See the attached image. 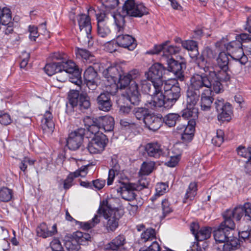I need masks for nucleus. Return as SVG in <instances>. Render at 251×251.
Listing matches in <instances>:
<instances>
[{"mask_svg":"<svg viewBox=\"0 0 251 251\" xmlns=\"http://www.w3.org/2000/svg\"><path fill=\"white\" fill-rule=\"evenodd\" d=\"M97 34L99 37L109 40L111 34L110 23H100L97 25Z\"/></svg>","mask_w":251,"mask_h":251,"instance_id":"obj_32","label":"nucleus"},{"mask_svg":"<svg viewBox=\"0 0 251 251\" xmlns=\"http://www.w3.org/2000/svg\"><path fill=\"white\" fill-rule=\"evenodd\" d=\"M139 75V72L137 70H131L127 74H120L118 78V83L116 84L117 89H123L129 85L123 95L134 105H138L141 100L138 84L135 80Z\"/></svg>","mask_w":251,"mask_h":251,"instance_id":"obj_1","label":"nucleus"},{"mask_svg":"<svg viewBox=\"0 0 251 251\" xmlns=\"http://www.w3.org/2000/svg\"><path fill=\"white\" fill-rule=\"evenodd\" d=\"M69 74L63 71L62 70L58 71L55 74L56 80L58 81L64 82H65L68 78Z\"/></svg>","mask_w":251,"mask_h":251,"instance_id":"obj_60","label":"nucleus"},{"mask_svg":"<svg viewBox=\"0 0 251 251\" xmlns=\"http://www.w3.org/2000/svg\"><path fill=\"white\" fill-rule=\"evenodd\" d=\"M102 75L108 83L105 84L106 86H109L114 91H110V93H115L117 90V86L116 81L118 80V77L120 76V73L116 67L110 66L105 69Z\"/></svg>","mask_w":251,"mask_h":251,"instance_id":"obj_16","label":"nucleus"},{"mask_svg":"<svg viewBox=\"0 0 251 251\" xmlns=\"http://www.w3.org/2000/svg\"><path fill=\"white\" fill-rule=\"evenodd\" d=\"M12 197V190L3 187L0 190V200L2 201L7 202L9 201Z\"/></svg>","mask_w":251,"mask_h":251,"instance_id":"obj_50","label":"nucleus"},{"mask_svg":"<svg viewBox=\"0 0 251 251\" xmlns=\"http://www.w3.org/2000/svg\"><path fill=\"white\" fill-rule=\"evenodd\" d=\"M141 90L143 93L148 94L153 97V100L155 96V82L149 81L144 80L141 82Z\"/></svg>","mask_w":251,"mask_h":251,"instance_id":"obj_33","label":"nucleus"},{"mask_svg":"<svg viewBox=\"0 0 251 251\" xmlns=\"http://www.w3.org/2000/svg\"><path fill=\"white\" fill-rule=\"evenodd\" d=\"M87 170L88 166H83L74 173L69 174L67 178L64 180V189H68L72 186V182L75 177H76L79 176L82 177L85 176L87 173Z\"/></svg>","mask_w":251,"mask_h":251,"instance_id":"obj_25","label":"nucleus"},{"mask_svg":"<svg viewBox=\"0 0 251 251\" xmlns=\"http://www.w3.org/2000/svg\"><path fill=\"white\" fill-rule=\"evenodd\" d=\"M90 97H94L93 93L89 94ZM97 97V101L99 108L104 111H108L112 106V102L110 100V95L107 93H101Z\"/></svg>","mask_w":251,"mask_h":251,"instance_id":"obj_22","label":"nucleus"},{"mask_svg":"<svg viewBox=\"0 0 251 251\" xmlns=\"http://www.w3.org/2000/svg\"><path fill=\"white\" fill-rule=\"evenodd\" d=\"M227 41V40L226 38H223L222 40L215 43L216 48L221 51H225V50H226Z\"/></svg>","mask_w":251,"mask_h":251,"instance_id":"obj_63","label":"nucleus"},{"mask_svg":"<svg viewBox=\"0 0 251 251\" xmlns=\"http://www.w3.org/2000/svg\"><path fill=\"white\" fill-rule=\"evenodd\" d=\"M206 58L202 52V54L197 57L196 61L198 66L200 69L203 70L205 73H209L213 67L210 66V63Z\"/></svg>","mask_w":251,"mask_h":251,"instance_id":"obj_35","label":"nucleus"},{"mask_svg":"<svg viewBox=\"0 0 251 251\" xmlns=\"http://www.w3.org/2000/svg\"><path fill=\"white\" fill-rule=\"evenodd\" d=\"M136 3L134 0H126L122 8L123 16L125 17L126 15L131 16L133 9Z\"/></svg>","mask_w":251,"mask_h":251,"instance_id":"obj_39","label":"nucleus"},{"mask_svg":"<svg viewBox=\"0 0 251 251\" xmlns=\"http://www.w3.org/2000/svg\"><path fill=\"white\" fill-rule=\"evenodd\" d=\"M149 184V181L146 178H141L138 181V183L136 184V187L138 188L137 191H141L144 188H147Z\"/></svg>","mask_w":251,"mask_h":251,"instance_id":"obj_62","label":"nucleus"},{"mask_svg":"<svg viewBox=\"0 0 251 251\" xmlns=\"http://www.w3.org/2000/svg\"><path fill=\"white\" fill-rule=\"evenodd\" d=\"M181 61L175 60L172 57L168 58L165 57V60L162 61H166L168 65V70L169 72L173 73L178 79L182 81L184 80V75H183V69L186 67L184 58L180 56Z\"/></svg>","mask_w":251,"mask_h":251,"instance_id":"obj_12","label":"nucleus"},{"mask_svg":"<svg viewBox=\"0 0 251 251\" xmlns=\"http://www.w3.org/2000/svg\"><path fill=\"white\" fill-rule=\"evenodd\" d=\"M30 57V54L29 53L26 51H23L21 56L22 61L20 63V67L21 68H25L28 64V62Z\"/></svg>","mask_w":251,"mask_h":251,"instance_id":"obj_61","label":"nucleus"},{"mask_svg":"<svg viewBox=\"0 0 251 251\" xmlns=\"http://www.w3.org/2000/svg\"><path fill=\"white\" fill-rule=\"evenodd\" d=\"M139 251H160V247L156 241H154L148 248H142Z\"/></svg>","mask_w":251,"mask_h":251,"instance_id":"obj_64","label":"nucleus"},{"mask_svg":"<svg viewBox=\"0 0 251 251\" xmlns=\"http://www.w3.org/2000/svg\"><path fill=\"white\" fill-rule=\"evenodd\" d=\"M208 81L203 82L200 75L195 74L191 77L186 92V105L189 107H196L200 96L201 91L208 85Z\"/></svg>","mask_w":251,"mask_h":251,"instance_id":"obj_6","label":"nucleus"},{"mask_svg":"<svg viewBox=\"0 0 251 251\" xmlns=\"http://www.w3.org/2000/svg\"><path fill=\"white\" fill-rule=\"evenodd\" d=\"M96 124H100V130L105 132L113 130L114 126V118L111 116H100L96 118Z\"/></svg>","mask_w":251,"mask_h":251,"instance_id":"obj_23","label":"nucleus"},{"mask_svg":"<svg viewBox=\"0 0 251 251\" xmlns=\"http://www.w3.org/2000/svg\"><path fill=\"white\" fill-rule=\"evenodd\" d=\"M217 66L220 69H228L229 59L225 51H221L216 59Z\"/></svg>","mask_w":251,"mask_h":251,"instance_id":"obj_37","label":"nucleus"},{"mask_svg":"<svg viewBox=\"0 0 251 251\" xmlns=\"http://www.w3.org/2000/svg\"><path fill=\"white\" fill-rule=\"evenodd\" d=\"M182 117L187 119H194L196 121L198 116V109L196 107H189L186 105V108L181 112Z\"/></svg>","mask_w":251,"mask_h":251,"instance_id":"obj_36","label":"nucleus"},{"mask_svg":"<svg viewBox=\"0 0 251 251\" xmlns=\"http://www.w3.org/2000/svg\"><path fill=\"white\" fill-rule=\"evenodd\" d=\"M212 233V228L210 227H202L196 234V239L198 241H203L209 238Z\"/></svg>","mask_w":251,"mask_h":251,"instance_id":"obj_41","label":"nucleus"},{"mask_svg":"<svg viewBox=\"0 0 251 251\" xmlns=\"http://www.w3.org/2000/svg\"><path fill=\"white\" fill-rule=\"evenodd\" d=\"M245 214L244 219L246 221L251 222V203L246 202L243 206L239 205L235 207L233 209H228L224 214L223 217L224 221L227 224L230 228H235V225L232 218L235 219L236 221L240 220Z\"/></svg>","mask_w":251,"mask_h":251,"instance_id":"obj_7","label":"nucleus"},{"mask_svg":"<svg viewBox=\"0 0 251 251\" xmlns=\"http://www.w3.org/2000/svg\"><path fill=\"white\" fill-rule=\"evenodd\" d=\"M68 78L70 82L76 85L80 86L82 84L81 74L79 70L69 74Z\"/></svg>","mask_w":251,"mask_h":251,"instance_id":"obj_49","label":"nucleus"},{"mask_svg":"<svg viewBox=\"0 0 251 251\" xmlns=\"http://www.w3.org/2000/svg\"><path fill=\"white\" fill-rule=\"evenodd\" d=\"M145 150L150 157L158 158L163 155L161 145L157 142L148 143L146 145Z\"/></svg>","mask_w":251,"mask_h":251,"instance_id":"obj_24","label":"nucleus"},{"mask_svg":"<svg viewBox=\"0 0 251 251\" xmlns=\"http://www.w3.org/2000/svg\"><path fill=\"white\" fill-rule=\"evenodd\" d=\"M85 126L87 130L94 136L98 133H103L102 131L100 132V124H96V118L91 119L89 117H87L84 120Z\"/></svg>","mask_w":251,"mask_h":251,"instance_id":"obj_28","label":"nucleus"},{"mask_svg":"<svg viewBox=\"0 0 251 251\" xmlns=\"http://www.w3.org/2000/svg\"><path fill=\"white\" fill-rule=\"evenodd\" d=\"M85 134V129L83 128H79L72 132L67 140V145L69 149L71 150L78 149L82 144Z\"/></svg>","mask_w":251,"mask_h":251,"instance_id":"obj_15","label":"nucleus"},{"mask_svg":"<svg viewBox=\"0 0 251 251\" xmlns=\"http://www.w3.org/2000/svg\"><path fill=\"white\" fill-rule=\"evenodd\" d=\"M239 47H242V43L240 41L236 40L233 41L227 44L226 51H228L229 53H231L233 51H235Z\"/></svg>","mask_w":251,"mask_h":251,"instance_id":"obj_55","label":"nucleus"},{"mask_svg":"<svg viewBox=\"0 0 251 251\" xmlns=\"http://www.w3.org/2000/svg\"><path fill=\"white\" fill-rule=\"evenodd\" d=\"M155 165L153 161L144 162L141 166L140 172L144 175H148L153 171Z\"/></svg>","mask_w":251,"mask_h":251,"instance_id":"obj_46","label":"nucleus"},{"mask_svg":"<svg viewBox=\"0 0 251 251\" xmlns=\"http://www.w3.org/2000/svg\"><path fill=\"white\" fill-rule=\"evenodd\" d=\"M60 65L61 66V70L67 74H70L78 70L76 68L75 64L71 60L60 62Z\"/></svg>","mask_w":251,"mask_h":251,"instance_id":"obj_44","label":"nucleus"},{"mask_svg":"<svg viewBox=\"0 0 251 251\" xmlns=\"http://www.w3.org/2000/svg\"><path fill=\"white\" fill-rule=\"evenodd\" d=\"M182 46L188 50L198 51L197 43L193 40L181 41Z\"/></svg>","mask_w":251,"mask_h":251,"instance_id":"obj_52","label":"nucleus"},{"mask_svg":"<svg viewBox=\"0 0 251 251\" xmlns=\"http://www.w3.org/2000/svg\"><path fill=\"white\" fill-rule=\"evenodd\" d=\"M65 247L69 251H78L80 249L79 245L74 238L71 241H67L65 243Z\"/></svg>","mask_w":251,"mask_h":251,"instance_id":"obj_53","label":"nucleus"},{"mask_svg":"<svg viewBox=\"0 0 251 251\" xmlns=\"http://www.w3.org/2000/svg\"><path fill=\"white\" fill-rule=\"evenodd\" d=\"M235 228H230L225 221H223L218 228L213 231V236L215 241L224 244L228 238L232 237V231Z\"/></svg>","mask_w":251,"mask_h":251,"instance_id":"obj_13","label":"nucleus"},{"mask_svg":"<svg viewBox=\"0 0 251 251\" xmlns=\"http://www.w3.org/2000/svg\"><path fill=\"white\" fill-rule=\"evenodd\" d=\"M172 82H174V80H167L163 81L161 79L157 81H155V97H161V95H164V94H165V93L167 92L166 87L168 85H171Z\"/></svg>","mask_w":251,"mask_h":251,"instance_id":"obj_30","label":"nucleus"},{"mask_svg":"<svg viewBox=\"0 0 251 251\" xmlns=\"http://www.w3.org/2000/svg\"><path fill=\"white\" fill-rule=\"evenodd\" d=\"M52 228V230L49 231L46 224L42 223L37 228V234L38 236L42 237L44 238L51 236L57 232L56 225H54Z\"/></svg>","mask_w":251,"mask_h":251,"instance_id":"obj_27","label":"nucleus"},{"mask_svg":"<svg viewBox=\"0 0 251 251\" xmlns=\"http://www.w3.org/2000/svg\"><path fill=\"white\" fill-rule=\"evenodd\" d=\"M201 94V106L203 111H208L210 109L213 99L211 93L214 92L212 88H204Z\"/></svg>","mask_w":251,"mask_h":251,"instance_id":"obj_20","label":"nucleus"},{"mask_svg":"<svg viewBox=\"0 0 251 251\" xmlns=\"http://www.w3.org/2000/svg\"><path fill=\"white\" fill-rule=\"evenodd\" d=\"M108 139L103 133H98L95 135L89 142L87 149L91 154L101 152L105 149Z\"/></svg>","mask_w":251,"mask_h":251,"instance_id":"obj_10","label":"nucleus"},{"mask_svg":"<svg viewBox=\"0 0 251 251\" xmlns=\"http://www.w3.org/2000/svg\"><path fill=\"white\" fill-rule=\"evenodd\" d=\"M235 60L239 62L241 65H244L248 62V57L244 54L242 47H239L235 51L230 55Z\"/></svg>","mask_w":251,"mask_h":251,"instance_id":"obj_34","label":"nucleus"},{"mask_svg":"<svg viewBox=\"0 0 251 251\" xmlns=\"http://www.w3.org/2000/svg\"><path fill=\"white\" fill-rule=\"evenodd\" d=\"M75 53L77 56H80L81 58L87 60L93 58V56L90 52L86 49L76 48L75 49Z\"/></svg>","mask_w":251,"mask_h":251,"instance_id":"obj_51","label":"nucleus"},{"mask_svg":"<svg viewBox=\"0 0 251 251\" xmlns=\"http://www.w3.org/2000/svg\"><path fill=\"white\" fill-rule=\"evenodd\" d=\"M180 119V116L176 113H169L166 115L163 118L165 124L169 127H172L176 125V122Z\"/></svg>","mask_w":251,"mask_h":251,"instance_id":"obj_40","label":"nucleus"},{"mask_svg":"<svg viewBox=\"0 0 251 251\" xmlns=\"http://www.w3.org/2000/svg\"><path fill=\"white\" fill-rule=\"evenodd\" d=\"M131 17H142L149 13L148 9L142 3H136Z\"/></svg>","mask_w":251,"mask_h":251,"instance_id":"obj_38","label":"nucleus"},{"mask_svg":"<svg viewBox=\"0 0 251 251\" xmlns=\"http://www.w3.org/2000/svg\"><path fill=\"white\" fill-rule=\"evenodd\" d=\"M100 216L96 215L91 221L87 222H78L79 225L83 230H87L94 227L100 221Z\"/></svg>","mask_w":251,"mask_h":251,"instance_id":"obj_43","label":"nucleus"},{"mask_svg":"<svg viewBox=\"0 0 251 251\" xmlns=\"http://www.w3.org/2000/svg\"><path fill=\"white\" fill-rule=\"evenodd\" d=\"M162 210L164 217L173 211L172 207L168 200L164 199L162 201Z\"/></svg>","mask_w":251,"mask_h":251,"instance_id":"obj_57","label":"nucleus"},{"mask_svg":"<svg viewBox=\"0 0 251 251\" xmlns=\"http://www.w3.org/2000/svg\"><path fill=\"white\" fill-rule=\"evenodd\" d=\"M95 67L92 66H89L84 73V78L86 85L89 89V94L93 93L94 97L99 94L97 84L98 74Z\"/></svg>","mask_w":251,"mask_h":251,"instance_id":"obj_9","label":"nucleus"},{"mask_svg":"<svg viewBox=\"0 0 251 251\" xmlns=\"http://www.w3.org/2000/svg\"><path fill=\"white\" fill-rule=\"evenodd\" d=\"M215 108L218 113V118L219 120H227L232 114L231 105L228 102L225 103L224 100L218 98L214 102Z\"/></svg>","mask_w":251,"mask_h":251,"instance_id":"obj_17","label":"nucleus"},{"mask_svg":"<svg viewBox=\"0 0 251 251\" xmlns=\"http://www.w3.org/2000/svg\"><path fill=\"white\" fill-rule=\"evenodd\" d=\"M239 245V240L233 236L228 238L226 243L218 247L220 251H231L238 248Z\"/></svg>","mask_w":251,"mask_h":251,"instance_id":"obj_29","label":"nucleus"},{"mask_svg":"<svg viewBox=\"0 0 251 251\" xmlns=\"http://www.w3.org/2000/svg\"><path fill=\"white\" fill-rule=\"evenodd\" d=\"M155 238V230L151 228L147 229L141 235V239L144 242L152 240Z\"/></svg>","mask_w":251,"mask_h":251,"instance_id":"obj_47","label":"nucleus"},{"mask_svg":"<svg viewBox=\"0 0 251 251\" xmlns=\"http://www.w3.org/2000/svg\"><path fill=\"white\" fill-rule=\"evenodd\" d=\"M77 21L81 37L89 42L92 38V25L90 17L84 14H79L78 15Z\"/></svg>","mask_w":251,"mask_h":251,"instance_id":"obj_14","label":"nucleus"},{"mask_svg":"<svg viewBox=\"0 0 251 251\" xmlns=\"http://www.w3.org/2000/svg\"><path fill=\"white\" fill-rule=\"evenodd\" d=\"M197 184L196 182H191L189 186L185 196V199H193L197 194Z\"/></svg>","mask_w":251,"mask_h":251,"instance_id":"obj_48","label":"nucleus"},{"mask_svg":"<svg viewBox=\"0 0 251 251\" xmlns=\"http://www.w3.org/2000/svg\"><path fill=\"white\" fill-rule=\"evenodd\" d=\"M200 77L203 80V82L208 81L206 88H212L213 91L218 94L223 91L221 82L228 81L230 75L228 73V69H220V70L216 71L213 67L208 74L200 75Z\"/></svg>","mask_w":251,"mask_h":251,"instance_id":"obj_5","label":"nucleus"},{"mask_svg":"<svg viewBox=\"0 0 251 251\" xmlns=\"http://www.w3.org/2000/svg\"><path fill=\"white\" fill-rule=\"evenodd\" d=\"M169 41H166L162 44L159 45H154L153 48L147 52V53L150 54H158L162 52L161 59L165 60V57L170 58L173 54L178 53L180 49L179 47L174 46H167Z\"/></svg>","mask_w":251,"mask_h":251,"instance_id":"obj_11","label":"nucleus"},{"mask_svg":"<svg viewBox=\"0 0 251 251\" xmlns=\"http://www.w3.org/2000/svg\"><path fill=\"white\" fill-rule=\"evenodd\" d=\"M196 124V121H194V119H189L187 126L185 127L184 133H191V135H194Z\"/></svg>","mask_w":251,"mask_h":251,"instance_id":"obj_58","label":"nucleus"},{"mask_svg":"<svg viewBox=\"0 0 251 251\" xmlns=\"http://www.w3.org/2000/svg\"><path fill=\"white\" fill-rule=\"evenodd\" d=\"M167 92L161 97H155L154 100H148L146 104L151 109L164 106L166 108L171 107L180 97L181 88L178 83L174 80L171 85L166 87Z\"/></svg>","mask_w":251,"mask_h":251,"instance_id":"obj_2","label":"nucleus"},{"mask_svg":"<svg viewBox=\"0 0 251 251\" xmlns=\"http://www.w3.org/2000/svg\"><path fill=\"white\" fill-rule=\"evenodd\" d=\"M138 188L136 187L135 183H123L122 185L118 189V192H120L122 198L126 201H131L135 199L136 194L135 191H137Z\"/></svg>","mask_w":251,"mask_h":251,"instance_id":"obj_19","label":"nucleus"},{"mask_svg":"<svg viewBox=\"0 0 251 251\" xmlns=\"http://www.w3.org/2000/svg\"><path fill=\"white\" fill-rule=\"evenodd\" d=\"M41 123L43 133L47 136L51 135L54 129V124L52 121V114L50 111L46 112Z\"/></svg>","mask_w":251,"mask_h":251,"instance_id":"obj_21","label":"nucleus"},{"mask_svg":"<svg viewBox=\"0 0 251 251\" xmlns=\"http://www.w3.org/2000/svg\"><path fill=\"white\" fill-rule=\"evenodd\" d=\"M133 113L136 119L143 122L145 118L149 114L147 108L143 107H136L133 110Z\"/></svg>","mask_w":251,"mask_h":251,"instance_id":"obj_45","label":"nucleus"},{"mask_svg":"<svg viewBox=\"0 0 251 251\" xmlns=\"http://www.w3.org/2000/svg\"><path fill=\"white\" fill-rule=\"evenodd\" d=\"M166 70L162 65L159 63H154L145 74L147 78L151 82L157 81L161 80Z\"/></svg>","mask_w":251,"mask_h":251,"instance_id":"obj_18","label":"nucleus"},{"mask_svg":"<svg viewBox=\"0 0 251 251\" xmlns=\"http://www.w3.org/2000/svg\"><path fill=\"white\" fill-rule=\"evenodd\" d=\"M44 70L49 75H52L61 71V66H60V62L50 63L47 64L45 66Z\"/></svg>","mask_w":251,"mask_h":251,"instance_id":"obj_42","label":"nucleus"},{"mask_svg":"<svg viewBox=\"0 0 251 251\" xmlns=\"http://www.w3.org/2000/svg\"><path fill=\"white\" fill-rule=\"evenodd\" d=\"M143 123L150 130L154 131L158 130L162 124L161 120L160 118L150 114L145 118Z\"/></svg>","mask_w":251,"mask_h":251,"instance_id":"obj_26","label":"nucleus"},{"mask_svg":"<svg viewBox=\"0 0 251 251\" xmlns=\"http://www.w3.org/2000/svg\"><path fill=\"white\" fill-rule=\"evenodd\" d=\"M103 5L108 10L116 7L119 3L118 0H100Z\"/></svg>","mask_w":251,"mask_h":251,"instance_id":"obj_59","label":"nucleus"},{"mask_svg":"<svg viewBox=\"0 0 251 251\" xmlns=\"http://www.w3.org/2000/svg\"><path fill=\"white\" fill-rule=\"evenodd\" d=\"M167 188V186L164 183H158L155 188L156 194L154 197L151 198L152 201L156 199V197L162 195L166 192Z\"/></svg>","mask_w":251,"mask_h":251,"instance_id":"obj_56","label":"nucleus"},{"mask_svg":"<svg viewBox=\"0 0 251 251\" xmlns=\"http://www.w3.org/2000/svg\"><path fill=\"white\" fill-rule=\"evenodd\" d=\"M113 18L117 31V44L121 47L127 48L130 50H133L137 46L135 39L128 34H123L126 26L125 17L118 13L114 15Z\"/></svg>","mask_w":251,"mask_h":251,"instance_id":"obj_4","label":"nucleus"},{"mask_svg":"<svg viewBox=\"0 0 251 251\" xmlns=\"http://www.w3.org/2000/svg\"><path fill=\"white\" fill-rule=\"evenodd\" d=\"M73 238L79 245H88L89 242H91L92 237L88 233H83L77 231L73 234Z\"/></svg>","mask_w":251,"mask_h":251,"instance_id":"obj_31","label":"nucleus"},{"mask_svg":"<svg viewBox=\"0 0 251 251\" xmlns=\"http://www.w3.org/2000/svg\"><path fill=\"white\" fill-rule=\"evenodd\" d=\"M99 214H102L107 219L106 228L108 231H114L118 226L119 221L123 215V211L118 208H113L107 199L100 202L98 210Z\"/></svg>","mask_w":251,"mask_h":251,"instance_id":"obj_3","label":"nucleus"},{"mask_svg":"<svg viewBox=\"0 0 251 251\" xmlns=\"http://www.w3.org/2000/svg\"><path fill=\"white\" fill-rule=\"evenodd\" d=\"M68 102L66 104L67 110L78 106L81 110L87 109L90 106L89 97L84 94H79L78 91L72 90L68 94Z\"/></svg>","mask_w":251,"mask_h":251,"instance_id":"obj_8","label":"nucleus"},{"mask_svg":"<svg viewBox=\"0 0 251 251\" xmlns=\"http://www.w3.org/2000/svg\"><path fill=\"white\" fill-rule=\"evenodd\" d=\"M237 153L239 155L246 158H251V148H246L243 146L239 147L237 149Z\"/></svg>","mask_w":251,"mask_h":251,"instance_id":"obj_54","label":"nucleus"}]
</instances>
